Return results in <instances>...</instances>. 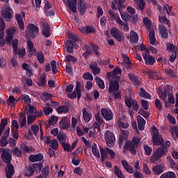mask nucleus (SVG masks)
<instances>
[{"mask_svg":"<svg viewBox=\"0 0 178 178\" xmlns=\"http://www.w3.org/2000/svg\"><path fill=\"white\" fill-rule=\"evenodd\" d=\"M119 80L120 77L113 78L109 81L108 92L114 97L115 99L120 98V92H119Z\"/></svg>","mask_w":178,"mask_h":178,"instance_id":"f257e3e1","label":"nucleus"},{"mask_svg":"<svg viewBox=\"0 0 178 178\" xmlns=\"http://www.w3.org/2000/svg\"><path fill=\"white\" fill-rule=\"evenodd\" d=\"M166 155H168V149L164 148L163 147H159L154 151L150 157V162L152 163H156V162L159 161L160 158H162V156H166Z\"/></svg>","mask_w":178,"mask_h":178,"instance_id":"f03ea898","label":"nucleus"},{"mask_svg":"<svg viewBox=\"0 0 178 178\" xmlns=\"http://www.w3.org/2000/svg\"><path fill=\"white\" fill-rule=\"evenodd\" d=\"M152 136L153 145L159 147L163 144L165 140L162 138V135L159 134V130L155 126L152 127Z\"/></svg>","mask_w":178,"mask_h":178,"instance_id":"7ed1b4c3","label":"nucleus"},{"mask_svg":"<svg viewBox=\"0 0 178 178\" xmlns=\"http://www.w3.org/2000/svg\"><path fill=\"white\" fill-rule=\"evenodd\" d=\"M140 143V138L134 137L131 141L127 142L125 145L126 149H129V151L136 155V149L138 147V143Z\"/></svg>","mask_w":178,"mask_h":178,"instance_id":"20e7f679","label":"nucleus"},{"mask_svg":"<svg viewBox=\"0 0 178 178\" xmlns=\"http://www.w3.org/2000/svg\"><path fill=\"white\" fill-rule=\"evenodd\" d=\"M25 33L27 38H29V37L35 38V37L38 35L40 31L38 30V27L35 26L34 24H29L26 27Z\"/></svg>","mask_w":178,"mask_h":178,"instance_id":"39448f33","label":"nucleus"},{"mask_svg":"<svg viewBox=\"0 0 178 178\" xmlns=\"http://www.w3.org/2000/svg\"><path fill=\"white\" fill-rule=\"evenodd\" d=\"M104 139L106 145L110 148L115 147V143H116V138H115V134L111 131H106L104 134Z\"/></svg>","mask_w":178,"mask_h":178,"instance_id":"423d86ee","label":"nucleus"},{"mask_svg":"<svg viewBox=\"0 0 178 178\" xmlns=\"http://www.w3.org/2000/svg\"><path fill=\"white\" fill-rule=\"evenodd\" d=\"M1 15L6 22H10L12 16H13V10H12L10 7L7 6L1 10Z\"/></svg>","mask_w":178,"mask_h":178,"instance_id":"0eeeda50","label":"nucleus"},{"mask_svg":"<svg viewBox=\"0 0 178 178\" xmlns=\"http://www.w3.org/2000/svg\"><path fill=\"white\" fill-rule=\"evenodd\" d=\"M111 34L112 37H114V38H116L117 41H123L124 40V35H123V33L122 31L118 28H112L111 29Z\"/></svg>","mask_w":178,"mask_h":178,"instance_id":"6e6552de","label":"nucleus"},{"mask_svg":"<svg viewBox=\"0 0 178 178\" xmlns=\"http://www.w3.org/2000/svg\"><path fill=\"white\" fill-rule=\"evenodd\" d=\"M1 159L5 163H10L12 161V155L10 154V149H3L1 154Z\"/></svg>","mask_w":178,"mask_h":178,"instance_id":"1a4fd4ad","label":"nucleus"},{"mask_svg":"<svg viewBox=\"0 0 178 178\" xmlns=\"http://www.w3.org/2000/svg\"><path fill=\"white\" fill-rule=\"evenodd\" d=\"M67 97L68 98H70V99H74V98H77V97L78 99L81 98V89L80 88V83H76V91H74L71 94H68Z\"/></svg>","mask_w":178,"mask_h":178,"instance_id":"9d476101","label":"nucleus"},{"mask_svg":"<svg viewBox=\"0 0 178 178\" xmlns=\"http://www.w3.org/2000/svg\"><path fill=\"white\" fill-rule=\"evenodd\" d=\"M43 97H44V98L46 99L45 100L46 105H48V106L51 105V106H58V105H59L58 102H54L51 99V98L54 97L52 94L48 93V92H43Z\"/></svg>","mask_w":178,"mask_h":178,"instance_id":"9b49d317","label":"nucleus"},{"mask_svg":"<svg viewBox=\"0 0 178 178\" xmlns=\"http://www.w3.org/2000/svg\"><path fill=\"white\" fill-rule=\"evenodd\" d=\"M101 115L106 120H112L113 119V113L108 108H102Z\"/></svg>","mask_w":178,"mask_h":178,"instance_id":"f8f14e48","label":"nucleus"},{"mask_svg":"<svg viewBox=\"0 0 178 178\" xmlns=\"http://www.w3.org/2000/svg\"><path fill=\"white\" fill-rule=\"evenodd\" d=\"M59 127L61 130H65L70 127V120L67 117H63L59 122Z\"/></svg>","mask_w":178,"mask_h":178,"instance_id":"ddd939ff","label":"nucleus"},{"mask_svg":"<svg viewBox=\"0 0 178 178\" xmlns=\"http://www.w3.org/2000/svg\"><path fill=\"white\" fill-rule=\"evenodd\" d=\"M5 21L3 20V19L0 17V44L1 46L5 45V39H3V31L5 30Z\"/></svg>","mask_w":178,"mask_h":178,"instance_id":"4468645a","label":"nucleus"},{"mask_svg":"<svg viewBox=\"0 0 178 178\" xmlns=\"http://www.w3.org/2000/svg\"><path fill=\"white\" fill-rule=\"evenodd\" d=\"M125 104L128 108H131L133 107L134 111H138L139 106H138V103L136 100L131 99V98H128L125 99Z\"/></svg>","mask_w":178,"mask_h":178,"instance_id":"2eb2a0df","label":"nucleus"},{"mask_svg":"<svg viewBox=\"0 0 178 178\" xmlns=\"http://www.w3.org/2000/svg\"><path fill=\"white\" fill-rule=\"evenodd\" d=\"M143 56L145 60V63H146L147 65L152 66V65H154V63H155V58L149 55V52L147 53V54H145Z\"/></svg>","mask_w":178,"mask_h":178,"instance_id":"dca6fc26","label":"nucleus"},{"mask_svg":"<svg viewBox=\"0 0 178 178\" xmlns=\"http://www.w3.org/2000/svg\"><path fill=\"white\" fill-rule=\"evenodd\" d=\"M82 113H83V120L88 123L90 122V119H92V114L88 111V110L86 108H83L82 109Z\"/></svg>","mask_w":178,"mask_h":178,"instance_id":"f3484780","label":"nucleus"},{"mask_svg":"<svg viewBox=\"0 0 178 178\" xmlns=\"http://www.w3.org/2000/svg\"><path fill=\"white\" fill-rule=\"evenodd\" d=\"M152 170L154 175H161V173H163L165 170V164L164 163L159 164L158 165H156L155 167H154Z\"/></svg>","mask_w":178,"mask_h":178,"instance_id":"a211bd4d","label":"nucleus"},{"mask_svg":"<svg viewBox=\"0 0 178 178\" xmlns=\"http://www.w3.org/2000/svg\"><path fill=\"white\" fill-rule=\"evenodd\" d=\"M16 34V29L10 28L7 31V37L6 38L7 42H10L13 40V37Z\"/></svg>","mask_w":178,"mask_h":178,"instance_id":"6ab92c4d","label":"nucleus"},{"mask_svg":"<svg viewBox=\"0 0 178 178\" xmlns=\"http://www.w3.org/2000/svg\"><path fill=\"white\" fill-rule=\"evenodd\" d=\"M90 69L92 70L93 74H99L101 72V68L98 67V64L95 62H91L90 65Z\"/></svg>","mask_w":178,"mask_h":178,"instance_id":"aec40b11","label":"nucleus"},{"mask_svg":"<svg viewBox=\"0 0 178 178\" xmlns=\"http://www.w3.org/2000/svg\"><path fill=\"white\" fill-rule=\"evenodd\" d=\"M79 30L83 34H91V33H95L97 31L94 27L90 26H83L79 29Z\"/></svg>","mask_w":178,"mask_h":178,"instance_id":"412c9836","label":"nucleus"},{"mask_svg":"<svg viewBox=\"0 0 178 178\" xmlns=\"http://www.w3.org/2000/svg\"><path fill=\"white\" fill-rule=\"evenodd\" d=\"M121 163L125 170L128 172V173H130L131 175H133L134 173V169L131 165H129V163H127L125 160H123L121 161Z\"/></svg>","mask_w":178,"mask_h":178,"instance_id":"4be33fe9","label":"nucleus"},{"mask_svg":"<svg viewBox=\"0 0 178 178\" xmlns=\"http://www.w3.org/2000/svg\"><path fill=\"white\" fill-rule=\"evenodd\" d=\"M6 174L7 178H12V176L15 175V168L12 164L7 165V168H6Z\"/></svg>","mask_w":178,"mask_h":178,"instance_id":"5701e85b","label":"nucleus"},{"mask_svg":"<svg viewBox=\"0 0 178 178\" xmlns=\"http://www.w3.org/2000/svg\"><path fill=\"white\" fill-rule=\"evenodd\" d=\"M127 38L129 39L130 42L134 44L138 42V35L134 31H131L130 35L127 36Z\"/></svg>","mask_w":178,"mask_h":178,"instance_id":"b1692460","label":"nucleus"},{"mask_svg":"<svg viewBox=\"0 0 178 178\" xmlns=\"http://www.w3.org/2000/svg\"><path fill=\"white\" fill-rule=\"evenodd\" d=\"M122 74V70L120 67H115L112 72H108L107 76L109 77H111V79H116V77H118L117 74Z\"/></svg>","mask_w":178,"mask_h":178,"instance_id":"393cba45","label":"nucleus"},{"mask_svg":"<svg viewBox=\"0 0 178 178\" xmlns=\"http://www.w3.org/2000/svg\"><path fill=\"white\" fill-rule=\"evenodd\" d=\"M44 156L42 154H38L36 155H31L29 156L30 162H40L42 161Z\"/></svg>","mask_w":178,"mask_h":178,"instance_id":"a878e982","label":"nucleus"},{"mask_svg":"<svg viewBox=\"0 0 178 178\" xmlns=\"http://www.w3.org/2000/svg\"><path fill=\"white\" fill-rule=\"evenodd\" d=\"M108 15L112 20H116L118 24H121L122 20L120 19V17H119V14L115 13L113 11L110 10L108 12Z\"/></svg>","mask_w":178,"mask_h":178,"instance_id":"bb28decb","label":"nucleus"},{"mask_svg":"<svg viewBox=\"0 0 178 178\" xmlns=\"http://www.w3.org/2000/svg\"><path fill=\"white\" fill-rule=\"evenodd\" d=\"M129 79L135 86L141 84V81L134 74H129Z\"/></svg>","mask_w":178,"mask_h":178,"instance_id":"cd10ccee","label":"nucleus"},{"mask_svg":"<svg viewBox=\"0 0 178 178\" xmlns=\"http://www.w3.org/2000/svg\"><path fill=\"white\" fill-rule=\"evenodd\" d=\"M138 127L139 130H144L145 127V120L140 115L137 116Z\"/></svg>","mask_w":178,"mask_h":178,"instance_id":"c85d7f7f","label":"nucleus"},{"mask_svg":"<svg viewBox=\"0 0 178 178\" xmlns=\"http://www.w3.org/2000/svg\"><path fill=\"white\" fill-rule=\"evenodd\" d=\"M42 33L44 37H49L51 35V29L49 28V25L47 23H44L42 26Z\"/></svg>","mask_w":178,"mask_h":178,"instance_id":"c756f323","label":"nucleus"},{"mask_svg":"<svg viewBox=\"0 0 178 178\" xmlns=\"http://www.w3.org/2000/svg\"><path fill=\"white\" fill-rule=\"evenodd\" d=\"M87 9V5L83 0H79L78 2V10H79L80 13L83 15L86 10Z\"/></svg>","mask_w":178,"mask_h":178,"instance_id":"7c9ffc66","label":"nucleus"},{"mask_svg":"<svg viewBox=\"0 0 178 178\" xmlns=\"http://www.w3.org/2000/svg\"><path fill=\"white\" fill-rule=\"evenodd\" d=\"M77 5L76 1H68L67 6L69 8L70 10H72V12H74V13H76L77 12V8H76Z\"/></svg>","mask_w":178,"mask_h":178,"instance_id":"2f4dec72","label":"nucleus"},{"mask_svg":"<svg viewBox=\"0 0 178 178\" xmlns=\"http://www.w3.org/2000/svg\"><path fill=\"white\" fill-rule=\"evenodd\" d=\"M15 17L20 30H24V22H23V17H22V15L17 14L15 15Z\"/></svg>","mask_w":178,"mask_h":178,"instance_id":"473e14b6","label":"nucleus"},{"mask_svg":"<svg viewBox=\"0 0 178 178\" xmlns=\"http://www.w3.org/2000/svg\"><path fill=\"white\" fill-rule=\"evenodd\" d=\"M127 136H129V132L127 131H121V133L120 134V138H119V145L121 147V145L123 144V140L126 138H127Z\"/></svg>","mask_w":178,"mask_h":178,"instance_id":"72a5a7b5","label":"nucleus"},{"mask_svg":"<svg viewBox=\"0 0 178 178\" xmlns=\"http://www.w3.org/2000/svg\"><path fill=\"white\" fill-rule=\"evenodd\" d=\"M109 147H101L100 154L102 155V161H104V159L108 158Z\"/></svg>","mask_w":178,"mask_h":178,"instance_id":"f704fd0d","label":"nucleus"},{"mask_svg":"<svg viewBox=\"0 0 178 178\" xmlns=\"http://www.w3.org/2000/svg\"><path fill=\"white\" fill-rule=\"evenodd\" d=\"M149 40L152 45H155V44H156V38H155V31L154 30L149 31Z\"/></svg>","mask_w":178,"mask_h":178,"instance_id":"c9c22d12","label":"nucleus"},{"mask_svg":"<svg viewBox=\"0 0 178 178\" xmlns=\"http://www.w3.org/2000/svg\"><path fill=\"white\" fill-rule=\"evenodd\" d=\"M83 51L85 52L83 54V58H88L91 54H92V51H91V47H88V45L85 44L83 48Z\"/></svg>","mask_w":178,"mask_h":178,"instance_id":"e433bc0d","label":"nucleus"},{"mask_svg":"<svg viewBox=\"0 0 178 178\" xmlns=\"http://www.w3.org/2000/svg\"><path fill=\"white\" fill-rule=\"evenodd\" d=\"M57 138L60 142V144H65V143L67 142V136L65 134H58L57 136Z\"/></svg>","mask_w":178,"mask_h":178,"instance_id":"4c0bfd02","label":"nucleus"},{"mask_svg":"<svg viewBox=\"0 0 178 178\" xmlns=\"http://www.w3.org/2000/svg\"><path fill=\"white\" fill-rule=\"evenodd\" d=\"M92 152L93 155H95L97 158H101V154H99V150L98 149V147H97V144L92 143Z\"/></svg>","mask_w":178,"mask_h":178,"instance_id":"58836bf2","label":"nucleus"},{"mask_svg":"<svg viewBox=\"0 0 178 178\" xmlns=\"http://www.w3.org/2000/svg\"><path fill=\"white\" fill-rule=\"evenodd\" d=\"M27 46H28V49L29 52H31L30 56H33V55L35 54V49L34 48V44L31 41L28 40Z\"/></svg>","mask_w":178,"mask_h":178,"instance_id":"ea45409f","label":"nucleus"},{"mask_svg":"<svg viewBox=\"0 0 178 178\" xmlns=\"http://www.w3.org/2000/svg\"><path fill=\"white\" fill-rule=\"evenodd\" d=\"M145 3H147V2H145V0H139V2L137 3L136 6V9L143 12V10L145 9Z\"/></svg>","mask_w":178,"mask_h":178,"instance_id":"a19ab883","label":"nucleus"},{"mask_svg":"<svg viewBox=\"0 0 178 178\" xmlns=\"http://www.w3.org/2000/svg\"><path fill=\"white\" fill-rule=\"evenodd\" d=\"M140 96L142 97L143 98H146L147 99H150L151 98V95H149L148 92H147V91L145 90V89L141 88L140 89Z\"/></svg>","mask_w":178,"mask_h":178,"instance_id":"79ce46f5","label":"nucleus"},{"mask_svg":"<svg viewBox=\"0 0 178 178\" xmlns=\"http://www.w3.org/2000/svg\"><path fill=\"white\" fill-rule=\"evenodd\" d=\"M114 175L119 178L124 177L123 172H122V170H120L118 165L114 166Z\"/></svg>","mask_w":178,"mask_h":178,"instance_id":"37998d69","label":"nucleus"},{"mask_svg":"<svg viewBox=\"0 0 178 178\" xmlns=\"http://www.w3.org/2000/svg\"><path fill=\"white\" fill-rule=\"evenodd\" d=\"M15 55H18L19 58H23V56H26V49L21 48V49H17V51H14Z\"/></svg>","mask_w":178,"mask_h":178,"instance_id":"c03bdc74","label":"nucleus"},{"mask_svg":"<svg viewBox=\"0 0 178 178\" xmlns=\"http://www.w3.org/2000/svg\"><path fill=\"white\" fill-rule=\"evenodd\" d=\"M95 81H96L99 88H100L101 90H104L105 88V83L104 82V81H102V79H101V78H99L98 76L96 77Z\"/></svg>","mask_w":178,"mask_h":178,"instance_id":"a18cd8bd","label":"nucleus"},{"mask_svg":"<svg viewBox=\"0 0 178 178\" xmlns=\"http://www.w3.org/2000/svg\"><path fill=\"white\" fill-rule=\"evenodd\" d=\"M160 178H176V174L172 171H168L163 174Z\"/></svg>","mask_w":178,"mask_h":178,"instance_id":"49530a36","label":"nucleus"},{"mask_svg":"<svg viewBox=\"0 0 178 178\" xmlns=\"http://www.w3.org/2000/svg\"><path fill=\"white\" fill-rule=\"evenodd\" d=\"M58 113H67L69 108L66 106H60L56 108Z\"/></svg>","mask_w":178,"mask_h":178,"instance_id":"de8ad7c7","label":"nucleus"},{"mask_svg":"<svg viewBox=\"0 0 178 178\" xmlns=\"http://www.w3.org/2000/svg\"><path fill=\"white\" fill-rule=\"evenodd\" d=\"M19 123L21 127H24V126H26V124L27 123V118H26V115H19Z\"/></svg>","mask_w":178,"mask_h":178,"instance_id":"09e8293b","label":"nucleus"},{"mask_svg":"<svg viewBox=\"0 0 178 178\" xmlns=\"http://www.w3.org/2000/svg\"><path fill=\"white\" fill-rule=\"evenodd\" d=\"M65 45L67 47V51L68 54H72V52H73V41L67 40Z\"/></svg>","mask_w":178,"mask_h":178,"instance_id":"8fccbe9b","label":"nucleus"},{"mask_svg":"<svg viewBox=\"0 0 178 178\" xmlns=\"http://www.w3.org/2000/svg\"><path fill=\"white\" fill-rule=\"evenodd\" d=\"M18 99H22L25 104H30L31 102V99L30 98V96L26 94L22 95Z\"/></svg>","mask_w":178,"mask_h":178,"instance_id":"3c124183","label":"nucleus"},{"mask_svg":"<svg viewBox=\"0 0 178 178\" xmlns=\"http://www.w3.org/2000/svg\"><path fill=\"white\" fill-rule=\"evenodd\" d=\"M143 149L145 151V155L149 156L152 154V147H149L148 145H144Z\"/></svg>","mask_w":178,"mask_h":178,"instance_id":"603ef678","label":"nucleus"},{"mask_svg":"<svg viewBox=\"0 0 178 178\" xmlns=\"http://www.w3.org/2000/svg\"><path fill=\"white\" fill-rule=\"evenodd\" d=\"M159 31L163 37V38H168V29L165 26H161L159 28Z\"/></svg>","mask_w":178,"mask_h":178,"instance_id":"864d4df0","label":"nucleus"},{"mask_svg":"<svg viewBox=\"0 0 178 178\" xmlns=\"http://www.w3.org/2000/svg\"><path fill=\"white\" fill-rule=\"evenodd\" d=\"M47 84V75L42 74L39 79V86H45Z\"/></svg>","mask_w":178,"mask_h":178,"instance_id":"5fc2aeb1","label":"nucleus"},{"mask_svg":"<svg viewBox=\"0 0 178 178\" xmlns=\"http://www.w3.org/2000/svg\"><path fill=\"white\" fill-rule=\"evenodd\" d=\"M123 60L125 63L127 64V67L129 69L131 68V61H130V58L126 54H122Z\"/></svg>","mask_w":178,"mask_h":178,"instance_id":"6e6d98bb","label":"nucleus"},{"mask_svg":"<svg viewBox=\"0 0 178 178\" xmlns=\"http://www.w3.org/2000/svg\"><path fill=\"white\" fill-rule=\"evenodd\" d=\"M25 176H33L34 175V168L29 167L24 170Z\"/></svg>","mask_w":178,"mask_h":178,"instance_id":"4d7b16f0","label":"nucleus"},{"mask_svg":"<svg viewBox=\"0 0 178 178\" xmlns=\"http://www.w3.org/2000/svg\"><path fill=\"white\" fill-rule=\"evenodd\" d=\"M65 62H72V63H76V62H77V58L73 56L67 55L65 56Z\"/></svg>","mask_w":178,"mask_h":178,"instance_id":"13d9d810","label":"nucleus"},{"mask_svg":"<svg viewBox=\"0 0 178 178\" xmlns=\"http://www.w3.org/2000/svg\"><path fill=\"white\" fill-rule=\"evenodd\" d=\"M166 47L167 51H170L171 52H176V51H177V47L172 43H167Z\"/></svg>","mask_w":178,"mask_h":178,"instance_id":"bf43d9fd","label":"nucleus"},{"mask_svg":"<svg viewBox=\"0 0 178 178\" xmlns=\"http://www.w3.org/2000/svg\"><path fill=\"white\" fill-rule=\"evenodd\" d=\"M61 145L64 151H67V152H72L71 145L69 144V143L65 142L63 143Z\"/></svg>","mask_w":178,"mask_h":178,"instance_id":"052dcab7","label":"nucleus"},{"mask_svg":"<svg viewBox=\"0 0 178 178\" xmlns=\"http://www.w3.org/2000/svg\"><path fill=\"white\" fill-rule=\"evenodd\" d=\"M120 13L121 15V17L122 20H124V22H129V20H130V15H129V13H122L120 12Z\"/></svg>","mask_w":178,"mask_h":178,"instance_id":"680f3d73","label":"nucleus"},{"mask_svg":"<svg viewBox=\"0 0 178 178\" xmlns=\"http://www.w3.org/2000/svg\"><path fill=\"white\" fill-rule=\"evenodd\" d=\"M50 64L51 66L53 74H56V73H58V68L56 67V61L53 60L51 61Z\"/></svg>","mask_w":178,"mask_h":178,"instance_id":"e2e57ef3","label":"nucleus"},{"mask_svg":"<svg viewBox=\"0 0 178 178\" xmlns=\"http://www.w3.org/2000/svg\"><path fill=\"white\" fill-rule=\"evenodd\" d=\"M49 146L53 148V149H58L59 147V143H58V140L56 139H54L51 140Z\"/></svg>","mask_w":178,"mask_h":178,"instance_id":"0e129e2a","label":"nucleus"},{"mask_svg":"<svg viewBox=\"0 0 178 178\" xmlns=\"http://www.w3.org/2000/svg\"><path fill=\"white\" fill-rule=\"evenodd\" d=\"M37 119L36 116L35 115H29L27 117V124H31L34 122V121Z\"/></svg>","mask_w":178,"mask_h":178,"instance_id":"69168bd1","label":"nucleus"},{"mask_svg":"<svg viewBox=\"0 0 178 178\" xmlns=\"http://www.w3.org/2000/svg\"><path fill=\"white\" fill-rule=\"evenodd\" d=\"M171 134L172 137H178V125L171 127Z\"/></svg>","mask_w":178,"mask_h":178,"instance_id":"338daca9","label":"nucleus"},{"mask_svg":"<svg viewBox=\"0 0 178 178\" xmlns=\"http://www.w3.org/2000/svg\"><path fill=\"white\" fill-rule=\"evenodd\" d=\"M37 58L39 63H44V62H45V58L44 57V54L42 53H38Z\"/></svg>","mask_w":178,"mask_h":178,"instance_id":"774afa93","label":"nucleus"}]
</instances>
